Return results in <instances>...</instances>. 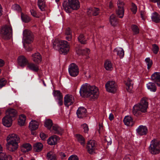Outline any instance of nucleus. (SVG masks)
<instances>
[{"instance_id": "obj_5", "label": "nucleus", "mask_w": 160, "mask_h": 160, "mask_svg": "<svg viewBox=\"0 0 160 160\" xmlns=\"http://www.w3.org/2000/svg\"><path fill=\"white\" fill-rule=\"evenodd\" d=\"M1 34L5 39H10L12 36V29L10 25H5L2 27L1 30Z\"/></svg>"}, {"instance_id": "obj_13", "label": "nucleus", "mask_w": 160, "mask_h": 160, "mask_svg": "<svg viewBox=\"0 0 160 160\" xmlns=\"http://www.w3.org/2000/svg\"><path fill=\"white\" fill-rule=\"evenodd\" d=\"M106 90H114L118 89V86L114 81H108L105 84Z\"/></svg>"}, {"instance_id": "obj_64", "label": "nucleus", "mask_w": 160, "mask_h": 160, "mask_svg": "<svg viewBox=\"0 0 160 160\" xmlns=\"http://www.w3.org/2000/svg\"><path fill=\"white\" fill-rule=\"evenodd\" d=\"M4 65V61L0 59V67Z\"/></svg>"}, {"instance_id": "obj_43", "label": "nucleus", "mask_w": 160, "mask_h": 160, "mask_svg": "<svg viewBox=\"0 0 160 160\" xmlns=\"http://www.w3.org/2000/svg\"><path fill=\"white\" fill-rule=\"evenodd\" d=\"M145 61L147 65L148 69H149L152 66V60H151L149 58H147L145 59Z\"/></svg>"}, {"instance_id": "obj_15", "label": "nucleus", "mask_w": 160, "mask_h": 160, "mask_svg": "<svg viewBox=\"0 0 160 160\" xmlns=\"http://www.w3.org/2000/svg\"><path fill=\"white\" fill-rule=\"evenodd\" d=\"M137 133L140 135H145L147 134L148 129L145 126L140 125L136 129Z\"/></svg>"}, {"instance_id": "obj_37", "label": "nucleus", "mask_w": 160, "mask_h": 160, "mask_svg": "<svg viewBox=\"0 0 160 160\" xmlns=\"http://www.w3.org/2000/svg\"><path fill=\"white\" fill-rule=\"evenodd\" d=\"M53 94L54 96L57 99L63 98V96L60 91H53Z\"/></svg>"}, {"instance_id": "obj_62", "label": "nucleus", "mask_w": 160, "mask_h": 160, "mask_svg": "<svg viewBox=\"0 0 160 160\" xmlns=\"http://www.w3.org/2000/svg\"><path fill=\"white\" fill-rule=\"evenodd\" d=\"M75 137L76 139L79 142L80 141V135L79 134H77L75 135Z\"/></svg>"}, {"instance_id": "obj_48", "label": "nucleus", "mask_w": 160, "mask_h": 160, "mask_svg": "<svg viewBox=\"0 0 160 160\" xmlns=\"http://www.w3.org/2000/svg\"><path fill=\"white\" fill-rule=\"evenodd\" d=\"M82 127L83 130V132L85 133H88L89 130V128L88 125L86 124H84L82 125Z\"/></svg>"}, {"instance_id": "obj_52", "label": "nucleus", "mask_w": 160, "mask_h": 160, "mask_svg": "<svg viewBox=\"0 0 160 160\" xmlns=\"http://www.w3.org/2000/svg\"><path fill=\"white\" fill-rule=\"evenodd\" d=\"M87 40L84 37V36L82 34H81V44H85L86 43Z\"/></svg>"}, {"instance_id": "obj_9", "label": "nucleus", "mask_w": 160, "mask_h": 160, "mask_svg": "<svg viewBox=\"0 0 160 160\" xmlns=\"http://www.w3.org/2000/svg\"><path fill=\"white\" fill-rule=\"evenodd\" d=\"M68 72L70 75L72 77L77 76L79 73V69L75 64L72 63L68 67Z\"/></svg>"}, {"instance_id": "obj_33", "label": "nucleus", "mask_w": 160, "mask_h": 160, "mask_svg": "<svg viewBox=\"0 0 160 160\" xmlns=\"http://www.w3.org/2000/svg\"><path fill=\"white\" fill-rule=\"evenodd\" d=\"M26 120V117L25 115L23 114L20 115L19 117L18 120V123L19 125L22 126L24 125Z\"/></svg>"}, {"instance_id": "obj_55", "label": "nucleus", "mask_w": 160, "mask_h": 160, "mask_svg": "<svg viewBox=\"0 0 160 160\" xmlns=\"http://www.w3.org/2000/svg\"><path fill=\"white\" fill-rule=\"evenodd\" d=\"M40 136L42 140H44L47 138V135L43 132H41L40 134Z\"/></svg>"}, {"instance_id": "obj_12", "label": "nucleus", "mask_w": 160, "mask_h": 160, "mask_svg": "<svg viewBox=\"0 0 160 160\" xmlns=\"http://www.w3.org/2000/svg\"><path fill=\"white\" fill-rule=\"evenodd\" d=\"M74 101V98L71 95L67 94L64 98V104L67 107L72 105Z\"/></svg>"}, {"instance_id": "obj_38", "label": "nucleus", "mask_w": 160, "mask_h": 160, "mask_svg": "<svg viewBox=\"0 0 160 160\" xmlns=\"http://www.w3.org/2000/svg\"><path fill=\"white\" fill-rule=\"evenodd\" d=\"M133 83L132 80L128 79L126 83V89L127 90H132L133 89Z\"/></svg>"}, {"instance_id": "obj_30", "label": "nucleus", "mask_w": 160, "mask_h": 160, "mask_svg": "<svg viewBox=\"0 0 160 160\" xmlns=\"http://www.w3.org/2000/svg\"><path fill=\"white\" fill-rule=\"evenodd\" d=\"M152 19L153 21L158 23L160 21V16L156 12L153 13L152 14Z\"/></svg>"}, {"instance_id": "obj_41", "label": "nucleus", "mask_w": 160, "mask_h": 160, "mask_svg": "<svg viewBox=\"0 0 160 160\" xmlns=\"http://www.w3.org/2000/svg\"><path fill=\"white\" fill-rule=\"evenodd\" d=\"M147 88L151 90H156V87L154 83L152 82H149L147 84Z\"/></svg>"}, {"instance_id": "obj_3", "label": "nucleus", "mask_w": 160, "mask_h": 160, "mask_svg": "<svg viewBox=\"0 0 160 160\" xmlns=\"http://www.w3.org/2000/svg\"><path fill=\"white\" fill-rule=\"evenodd\" d=\"M52 47L55 49L58 50L61 54L64 55L67 54L69 51V45L65 40L55 39L53 42Z\"/></svg>"}, {"instance_id": "obj_17", "label": "nucleus", "mask_w": 160, "mask_h": 160, "mask_svg": "<svg viewBox=\"0 0 160 160\" xmlns=\"http://www.w3.org/2000/svg\"><path fill=\"white\" fill-rule=\"evenodd\" d=\"M18 64L22 67H24L27 65L28 62V60L23 56H20L18 59Z\"/></svg>"}, {"instance_id": "obj_20", "label": "nucleus", "mask_w": 160, "mask_h": 160, "mask_svg": "<svg viewBox=\"0 0 160 160\" xmlns=\"http://www.w3.org/2000/svg\"><path fill=\"white\" fill-rule=\"evenodd\" d=\"M59 139V138L56 135H53L50 137L48 140V143L51 145H54L57 143V142Z\"/></svg>"}, {"instance_id": "obj_7", "label": "nucleus", "mask_w": 160, "mask_h": 160, "mask_svg": "<svg viewBox=\"0 0 160 160\" xmlns=\"http://www.w3.org/2000/svg\"><path fill=\"white\" fill-rule=\"evenodd\" d=\"M99 92L98 91H81V96L94 100L98 98Z\"/></svg>"}, {"instance_id": "obj_54", "label": "nucleus", "mask_w": 160, "mask_h": 160, "mask_svg": "<svg viewBox=\"0 0 160 160\" xmlns=\"http://www.w3.org/2000/svg\"><path fill=\"white\" fill-rule=\"evenodd\" d=\"M68 160H79V158L76 155H72L69 157Z\"/></svg>"}, {"instance_id": "obj_60", "label": "nucleus", "mask_w": 160, "mask_h": 160, "mask_svg": "<svg viewBox=\"0 0 160 160\" xmlns=\"http://www.w3.org/2000/svg\"><path fill=\"white\" fill-rule=\"evenodd\" d=\"M58 104L59 106H61L62 104V98H59L58 99Z\"/></svg>"}, {"instance_id": "obj_34", "label": "nucleus", "mask_w": 160, "mask_h": 160, "mask_svg": "<svg viewBox=\"0 0 160 160\" xmlns=\"http://www.w3.org/2000/svg\"><path fill=\"white\" fill-rule=\"evenodd\" d=\"M104 68L107 70L111 71L113 69L112 64L111 62L108 60L106 61L104 64Z\"/></svg>"}, {"instance_id": "obj_28", "label": "nucleus", "mask_w": 160, "mask_h": 160, "mask_svg": "<svg viewBox=\"0 0 160 160\" xmlns=\"http://www.w3.org/2000/svg\"><path fill=\"white\" fill-rule=\"evenodd\" d=\"M88 14H92L93 16H97L99 13V9L98 8H90L87 11Z\"/></svg>"}, {"instance_id": "obj_21", "label": "nucleus", "mask_w": 160, "mask_h": 160, "mask_svg": "<svg viewBox=\"0 0 160 160\" xmlns=\"http://www.w3.org/2000/svg\"><path fill=\"white\" fill-rule=\"evenodd\" d=\"M27 68L33 71L37 72L39 70L38 66L37 64H35L33 62H28L27 65Z\"/></svg>"}, {"instance_id": "obj_29", "label": "nucleus", "mask_w": 160, "mask_h": 160, "mask_svg": "<svg viewBox=\"0 0 160 160\" xmlns=\"http://www.w3.org/2000/svg\"><path fill=\"white\" fill-rule=\"evenodd\" d=\"M43 147L42 144L40 142H37L35 143L33 146L34 150L37 152L41 151Z\"/></svg>"}, {"instance_id": "obj_44", "label": "nucleus", "mask_w": 160, "mask_h": 160, "mask_svg": "<svg viewBox=\"0 0 160 160\" xmlns=\"http://www.w3.org/2000/svg\"><path fill=\"white\" fill-rule=\"evenodd\" d=\"M131 28L132 31L134 34H138L139 33V29L136 25H132L131 26Z\"/></svg>"}, {"instance_id": "obj_58", "label": "nucleus", "mask_w": 160, "mask_h": 160, "mask_svg": "<svg viewBox=\"0 0 160 160\" xmlns=\"http://www.w3.org/2000/svg\"><path fill=\"white\" fill-rule=\"evenodd\" d=\"M145 12L144 11H141V16L142 18V19L144 20L145 19Z\"/></svg>"}, {"instance_id": "obj_45", "label": "nucleus", "mask_w": 160, "mask_h": 160, "mask_svg": "<svg viewBox=\"0 0 160 160\" xmlns=\"http://www.w3.org/2000/svg\"><path fill=\"white\" fill-rule=\"evenodd\" d=\"M87 111L83 107H81V118L85 117L87 115Z\"/></svg>"}, {"instance_id": "obj_32", "label": "nucleus", "mask_w": 160, "mask_h": 160, "mask_svg": "<svg viewBox=\"0 0 160 160\" xmlns=\"http://www.w3.org/2000/svg\"><path fill=\"white\" fill-rule=\"evenodd\" d=\"M65 33L67 36L66 37V39L68 41H71L72 38V34L70 29L69 28H66Z\"/></svg>"}, {"instance_id": "obj_51", "label": "nucleus", "mask_w": 160, "mask_h": 160, "mask_svg": "<svg viewBox=\"0 0 160 160\" xmlns=\"http://www.w3.org/2000/svg\"><path fill=\"white\" fill-rule=\"evenodd\" d=\"M152 46V51L155 54H157L159 50L158 47V46H157L156 44H155L153 45Z\"/></svg>"}, {"instance_id": "obj_56", "label": "nucleus", "mask_w": 160, "mask_h": 160, "mask_svg": "<svg viewBox=\"0 0 160 160\" xmlns=\"http://www.w3.org/2000/svg\"><path fill=\"white\" fill-rule=\"evenodd\" d=\"M105 140L107 142L108 145H110L112 143V141L111 139L109 138V137H107L105 139Z\"/></svg>"}, {"instance_id": "obj_24", "label": "nucleus", "mask_w": 160, "mask_h": 160, "mask_svg": "<svg viewBox=\"0 0 160 160\" xmlns=\"http://www.w3.org/2000/svg\"><path fill=\"white\" fill-rule=\"evenodd\" d=\"M52 130L56 134H62L63 132V129L56 124L52 126Z\"/></svg>"}, {"instance_id": "obj_23", "label": "nucleus", "mask_w": 160, "mask_h": 160, "mask_svg": "<svg viewBox=\"0 0 160 160\" xmlns=\"http://www.w3.org/2000/svg\"><path fill=\"white\" fill-rule=\"evenodd\" d=\"M123 122L125 124L128 126H132L133 123V120L130 116H126L124 118Z\"/></svg>"}, {"instance_id": "obj_40", "label": "nucleus", "mask_w": 160, "mask_h": 160, "mask_svg": "<svg viewBox=\"0 0 160 160\" xmlns=\"http://www.w3.org/2000/svg\"><path fill=\"white\" fill-rule=\"evenodd\" d=\"M45 126L48 129H51V127L52 126V121L49 119L46 120L45 123Z\"/></svg>"}, {"instance_id": "obj_25", "label": "nucleus", "mask_w": 160, "mask_h": 160, "mask_svg": "<svg viewBox=\"0 0 160 160\" xmlns=\"http://www.w3.org/2000/svg\"><path fill=\"white\" fill-rule=\"evenodd\" d=\"M39 123L35 120H32L29 123V128L31 130H35L38 127Z\"/></svg>"}, {"instance_id": "obj_57", "label": "nucleus", "mask_w": 160, "mask_h": 160, "mask_svg": "<svg viewBox=\"0 0 160 160\" xmlns=\"http://www.w3.org/2000/svg\"><path fill=\"white\" fill-rule=\"evenodd\" d=\"M31 14L32 16L34 17H37V14L36 12L33 9L30 10Z\"/></svg>"}, {"instance_id": "obj_49", "label": "nucleus", "mask_w": 160, "mask_h": 160, "mask_svg": "<svg viewBox=\"0 0 160 160\" xmlns=\"http://www.w3.org/2000/svg\"><path fill=\"white\" fill-rule=\"evenodd\" d=\"M7 82L6 80L4 78H2L0 79V88H1L4 86Z\"/></svg>"}, {"instance_id": "obj_22", "label": "nucleus", "mask_w": 160, "mask_h": 160, "mask_svg": "<svg viewBox=\"0 0 160 160\" xmlns=\"http://www.w3.org/2000/svg\"><path fill=\"white\" fill-rule=\"evenodd\" d=\"M17 115V112L13 108H9L6 111V115L12 118L15 117Z\"/></svg>"}, {"instance_id": "obj_4", "label": "nucleus", "mask_w": 160, "mask_h": 160, "mask_svg": "<svg viewBox=\"0 0 160 160\" xmlns=\"http://www.w3.org/2000/svg\"><path fill=\"white\" fill-rule=\"evenodd\" d=\"M78 0H68V2L62 4L64 10L67 13L71 12L73 10H77L80 7Z\"/></svg>"}, {"instance_id": "obj_18", "label": "nucleus", "mask_w": 160, "mask_h": 160, "mask_svg": "<svg viewBox=\"0 0 160 160\" xmlns=\"http://www.w3.org/2000/svg\"><path fill=\"white\" fill-rule=\"evenodd\" d=\"M3 125L7 127H10L11 126L12 123V118L6 115L2 119Z\"/></svg>"}, {"instance_id": "obj_16", "label": "nucleus", "mask_w": 160, "mask_h": 160, "mask_svg": "<svg viewBox=\"0 0 160 160\" xmlns=\"http://www.w3.org/2000/svg\"><path fill=\"white\" fill-rule=\"evenodd\" d=\"M152 81L156 83L157 85L160 87V72H155L151 77Z\"/></svg>"}, {"instance_id": "obj_1", "label": "nucleus", "mask_w": 160, "mask_h": 160, "mask_svg": "<svg viewBox=\"0 0 160 160\" xmlns=\"http://www.w3.org/2000/svg\"><path fill=\"white\" fill-rule=\"evenodd\" d=\"M6 140L7 143L6 146L8 150L14 152L18 149L20 139L17 135L14 133L10 134L8 136Z\"/></svg>"}, {"instance_id": "obj_6", "label": "nucleus", "mask_w": 160, "mask_h": 160, "mask_svg": "<svg viewBox=\"0 0 160 160\" xmlns=\"http://www.w3.org/2000/svg\"><path fill=\"white\" fill-rule=\"evenodd\" d=\"M149 150L153 154L159 153L160 152V142L157 140H152L149 147Z\"/></svg>"}, {"instance_id": "obj_35", "label": "nucleus", "mask_w": 160, "mask_h": 160, "mask_svg": "<svg viewBox=\"0 0 160 160\" xmlns=\"http://www.w3.org/2000/svg\"><path fill=\"white\" fill-rule=\"evenodd\" d=\"M90 50L87 48L83 49L81 50V54L82 55H85L86 57V58L87 59L89 58L88 55L90 53Z\"/></svg>"}, {"instance_id": "obj_61", "label": "nucleus", "mask_w": 160, "mask_h": 160, "mask_svg": "<svg viewBox=\"0 0 160 160\" xmlns=\"http://www.w3.org/2000/svg\"><path fill=\"white\" fill-rule=\"evenodd\" d=\"M80 109V107H79L77 112V116L78 118H80V110H79Z\"/></svg>"}, {"instance_id": "obj_26", "label": "nucleus", "mask_w": 160, "mask_h": 160, "mask_svg": "<svg viewBox=\"0 0 160 160\" xmlns=\"http://www.w3.org/2000/svg\"><path fill=\"white\" fill-rule=\"evenodd\" d=\"M32 148L31 144L28 143H26L23 144L21 148V150L23 152H25L31 150Z\"/></svg>"}, {"instance_id": "obj_2", "label": "nucleus", "mask_w": 160, "mask_h": 160, "mask_svg": "<svg viewBox=\"0 0 160 160\" xmlns=\"http://www.w3.org/2000/svg\"><path fill=\"white\" fill-rule=\"evenodd\" d=\"M148 101L147 98L144 97L141 99L139 103L135 105L133 107L132 112L135 116H138L142 113L147 111L148 105Z\"/></svg>"}, {"instance_id": "obj_47", "label": "nucleus", "mask_w": 160, "mask_h": 160, "mask_svg": "<svg viewBox=\"0 0 160 160\" xmlns=\"http://www.w3.org/2000/svg\"><path fill=\"white\" fill-rule=\"evenodd\" d=\"M131 10L134 14H135L137 11V8L136 5L133 3H132Z\"/></svg>"}, {"instance_id": "obj_27", "label": "nucleus", "mask_w": 160, "mask_h": 160, "mask_svg": "<svg viewBox=\"0 0 160 160\" xmlns=\"http://www.w3.org/2000/svg\"><path fill=\"white\" fill-rule=\"evenodd\" d=\"M114 52H117V55L120 58H122L124 55V52L123 49L121 48L118 47L114 50Z\"/></svg>"}, {"instance_id": "obj_14", "label": "nucleus", "mask_w": 160, "mask_h": 160, "mask_svg": "<svg viewBox=\"0 0 160 160\" xmlns=\"http://www.w3.org/2000/svg\"><path fill=\"white\" fill-rule=\"evenodd\" d=\"M31 57L32 61L36 64H39L42 61V56L38 52L32 54Z\"/></svg>"}, {"instance_id": "obj_46", "label": "nucleus", "mask_w": 160, "mask_h": 160, "mask_svg": "<svg viewBox=\"0 0 160 160\" xmlns=\"http://www.w3.org/2000/svg\"><path fill=\"white\" fill-rule=\"evenodd\" d=\"M0 160H8L6 154L3 152H0Z\"/></svg>"}, {"instance_id": "obj_19", "label": "nucleus", "mask_w": 160, "mask_h": 160, "mask_svg": "<svg viewBox=\"0 0 160 160\" xmlns=\"http://www.w3.org/2000/svg\"><path fill=\"white\" fill-rule=\"evenodd\" d=\"M98 90V88L95 85H90L89 84L86 83L83 84L81 88V90Z\"/></svg>"}, {"instance_id": "obj_36", "label": "nucleus", "mask_w": 160, "mask_h": 160, "mask_svg": "<svg viewBox=\"0 0 160 160\" xmlns=\"http://www.w3.org/2000/svg\"><path fill=\"white\" fill-rule=\"evenodd\" d=\"M110 22L111 24L112 25L114 26L118 22L117 19L114 15H112L110 17Z\"/></svg>"}, {"instance_id": "obj_39", "label": "nucleus", "mask_w": 160, "mask_h": 160, "mask_svg": "<svg viewBox=\"0 0 160 160\" xmlns=\"http://www.w3.org/2000/svg\"><path fill=\"white\" fill-rule=\"evenodd\" d=\"M38 6L41 11H44L45 7V3L44 2V0H38Z\"/></svg>"}, {"instance_id": "obj_50", "label": "nucleus", "mask_w": 160, "mask_h": 160, "mask_svg": "<svg viewBox=\"0 0 160 160\" xmlns=\"http://www.w3.org/2000/svg\"><path fill=\"white\" fill-rule=\"evenodd\" d=\"M12 8L14 10L20 12L21 10L20 7L18 4H14L12 6Z\"/></svg>"}, {"instance_id": "obj_8", "label": "nucleus", "mask_w": 160, "mask_h": 160, "mask_svg": "<svg viewBox=\"0 0 160 160\" xmlns=\"http://www.w3.org/2000/svg\"><path fill=\"white\" fill-rule=\"evenodd\" d=\"M23 42L25 43H30L33 40V36L32 32L29 30L26 29L23 32Z\"/></svg>"}, {"instance_id": "obj_11", "label": "nucleus", "mask_w": 160, "mask_h": 160, "mask_svg": "<svg viewBox=\"0 0 160 160\" xmlns=\"http://www.w3.org/2000/svg\"><path fill=\"white\" fill-rule=\"evenodd\" d=\"M87 144V148L88 152L91 154H92L94 152L95 150L96 149V142L94 140H91L88 142Z\"/></svg>"}, {"instance_id": "obj_31", "label": "nucleus", "mask_w": 160, "mask_h": 160, "mask_svg": "<svg viewBox=\"0 0 160 160\" xmlns=\"http://www.w3.org/2000/svg\"><path fill=\"white\" fill-rule=\"evenodd\" d=\"M48 160H56L57 158L55 154L52 151H50L47 154Z\"/></svg>"}, {"instance_id": "obj_53", "label": "nucleus", "mask_w": 160, "mask_h": 160, "mask_svg": "<svg viewBox=\"0 0 160 160\" xmlns=\"http://www.w3.org/2000/svg\"><path fill=\"white\" fill-rule=\"evenodd\" d=\"M81 146H82V147H84L85 145V141L84 138L81 135Z\"/></svg>"}, {"instance_id": "obj_63", "label": "nucleus", "mask_w": 160, "mask_h": 160, "mask_svg": "<svg viewBox=\"0 0 160 160\" xmlns=\"http://www.w3.org/2000/svg\"><path fill=\"white\" fill-rule=\"evenodd\" d=\"M76 51L78 54H79L80 53V48L79 47H77L76 48Z\"/></svg>"}, {"instance_id": "obj_59", "label": "nucleus", "mask_w": 160, "mask_h": 160, "mask_svg": "<svg viewBox=\"0 0 160 160\" xmlns=\"http://www.w3.org/2000/svg\"><path fill=\"white\" fill-rule=\"evenodd\" d=\"M109 119L110 120H112L114 118V116L112 113L110 114L109 116Z\"/></svg>"}, {"instance_id": "obj_42", "label": "nucleus", "mask_w": 160, "mask_h": 160, "mask_svg": "<svg viewBox=\"0 0 160 160\" xmlns=\"http://www.w3.org/2000/svg\"><path fill=\"white\" fill-rule=\"evenodd\" d=\"M21 17L22 21L25 22H28L30 20L29 16L22 13L21 14Z\"/></svg>"}, {"instance_id": "obj_10", "label": "nucleus", "mask_w": 160, "mask_h": 160, "mask_svg": "<svg viewBox=\"0 0 160 160\" xmlns=\"http://www.w3.org/2000/svg\"><path fill=\"white\" fill-rule=\"evenodd\" d=\"M124 2L120 0L117 2L118 9L116 10V14L118 16L121 18L123 17L124 14Z\"/></svg>"}]
</instances>
